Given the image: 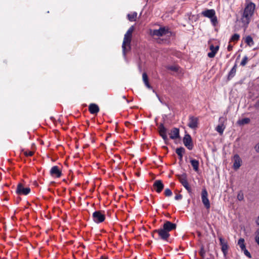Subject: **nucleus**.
<instances>
[{
	"instance_id": "nucleus-4",
	"label": "nucleus",
	"mask_w": 259,
	"mask_h": 259,
	"mask_svg": "<svg viewBox=\"0 0 259 259\" xmlns=\"http://www.w3.org/2000/svg\"><path fill=\"white\" fill-rule=\"evenodd\" d=\"M93 220L96 223L99 224L104 221L105 215L101 211H94L92 214Z\"/></svg>"
},
{
	"instance_id": "nucleus-42",
	"label": "nucleus",
	"mask_w": 259,
	"mask_h": 259,
	"mask_svg": "<svg viewBox=\"0 0 259 259\" xmlns=\"http://www.w3.org/2000/svg\"><path fill=\"white\" fill-rule=\"evenodd\" d=\"M255 150L257 152H259V143L255 146Z\"/></svg>"
},
{
	"instance_id": "nucleus-44",
	"label": "nucleus",
	"mask_w": 259,
	"mask_h": 259,
	"mask_svg": "<svg viewBox=\"0 0 259 259\" xmlns=\"http://www.w3.org/2000/svg\"><path fill=\"white\" fill-rule=\"evenodd\" d=\"M189 192H190L191 190V187H190L189 185L188 184L187 186L184 187Z\"/></svg>"
},
{
	"instance_id": "nucleus-8",
	"label": "nucleus",
	"mask_w": 259,
	"mask_h": 259,
	"mask_svg": "<svg viewBox=\"0 0 259 259\" xmlns=\"http://www.w3.org/2000/svg\"><path fill=\"white\" fill-rule=\"evenodd\" d=\"M220 244L221 246V250L223 253L224 256L226 257L228 254L229 246L227 241L222 237H219Z\"/></svg>"
},
{
	"instance_id": "nucleus-21",
	"label": "nucleus",
	"mask_w": 259,
	"mask_h": 259,
	"mask_svg": "<svg viewBox=\"0 0 259 259\" xmlns=\"http://www.w3.org/2000/svg\"><path fill=\"white\" fill-rule=\"evenodd\" d=\"M190 163L193 168V169L196 172L198 171L199 170V165L198 160L194 159H191Z\"/></svg>"
},
{
	"instance_id": "nucleus-22",
	"label": "nucleus",
	"mask_w": 259,
	"mask_h": 259,
	"mask_svg": "<svg viewBox=\"0 0 259 259\" xmlns=\"http://www.w3.org/2000/svg\"><path fill=\"white\" fill-rule=\"evenodd\" d=\"M185 150L184 148H183L182 147H179V148H178L176 149V153L178 155V156L179 157V159L180 160V161H181L182 160L183 154V153H185Z\"/></svg>"
},
{
	"instance_id": "nucleus-16",
	"label": "nucleus",
	"mask_w": 259,
	"mask_h": 259,
	"mask_svg": "<svg viewBox=\"0 0 259 259\" xmlns=\"http://www.w3.org/2000/svg\"><path fill=\"white\" fill-rule=\"evenodd\" d=\"M198 119L197 117L190 116L189 117V122L188 126L191 128H195L197 127Z\"/></svg>"
},
{
	"instance_id": "nucleus-50",
	"label": "nucleus",
	"mask_w": 259,
	"mask_h": 259,
	"mask_svg": "<svg viewBox=\"0 0 259 259\" xmlns=\"http://www.w3.org/2000/svg\"><path fill=\"white\" fill-rule=\"evenodd\" d=\"M155 210H156V211H157V210H158V208H156V209H155Z\"/></svg>"
},
{
	"instance_id": "nucleus-9",
	"label": "nucleus",
	"mask_w": 259,
	"mask_h": 259,
	"mask_svg": "<svg viewBox=\"0 0 259 259\" xmlns=\"http://www.w3.org/2000/svg\"><path fill=\"white\" fill-rule=\"evenodd\" d=\"M153 189L158 193H160L164 188V185L161 180H156L153 185Z\"/></svg>"
},
{
	"instance_id": "nucleus-6",
	"label": "nucleus",
	"mask_w": 259,
	"mask_h": 259,
	"mask_svg": "<svg viewBox=\"0 0 259 259\" xmlns=\"http://www.w3.org/2000/svg\"><path fill=\"white\" fill-rule=\"evenodd\" d=\"M30 192V189L29 187L24 188L21 183L18 184L17 187L16 193L19 195H26Z\"/></svg>"
},
{
	"instance_id": "nucleus-26",
	"label": "nucleus",
	"mask_w": 259,
	"mask_h": 259,
	"mask_svg": "<svg viewBox=\"0 0 259 259\" xmlns=\"http://www.w3.org/2000/svg\"><path fill=\"white\" fill-rule=\"evenodd\" d=\"M238 244L240 246L241 250L245 249V245L244 244V239L243 238H240L238 241Z\"/></svg>"
},
{
	"instance_id": "nucleus-47",
	"label": "nucleus",
	"mask_w": 259,
	"mask_h": 259,
	"mask_svg": "<svg viewBox=\"0 0 259 259\" xmlns=\"http://www.w3.org/2000/svg\"><path fill=\"white\" fill-rule=\"evenodd\" d=\"M256 106L259 107V100L256 102Z\"/></svg>"
},
{
	"instance_id": "nucleus-34",
	"label": "nucleus",
	"mask_w": 259,
	"mask_h": 259,
	"mask_svg": "<svg viewBox=\"0 0 259 259\" xmlns=\"http://www.w3.org/2000/svg\"><path fill=\"white\" fill-rule=\"evenodd\" d=\"M164 195L166 197L170 196L172 195V192L169 189L167 188L164 191Z\"/></svg>"
},
{
	"instance_id": "nucleus-13",
	"label": "nucleus",
	"mask_w": 259,
	"mask_h": 259,
	"mask_svg": "<svg viewBox=\"0 0 259 259\" xmlns=\"http://www.w3.org/2000/svg\"><path fill=\"white\" fill-rule=\"evenodd\" d=\"M169 138L171 139L175 140L180 138V130L177 127L172 128L169 133Z\"/></svg>"
},
{
	"instance_id": "nucleus-28",
	"label": "nucleus",
	"mask_w": 259,
	"mask_h": 259,
	"mask_svg": "<svg viewBox=\"0 0 259 259\" xmlns=\"http://www.w3.org/2000/svg\"><path fill=\"white\" fill-rule=\"evenodd\" d=\"M225 126L223 124L218 125L216 127V131L220 133L221 135L223 134Z\"/></svg>"
},
{
	"instance_id": "nucleus-36",
	"label": "nucleus",
	"mask_w": 259,
	"mask_h": 259,
	"mask_svg": "<svg viewBox=\"0 0 259 259\" xmlns=\"http://www.w3.org/2000/svg\"><path fill=\"white\" fill-rule=\"evenodd\" d=\"M255 234V241L259 246V228L256 231Z\"/></svg>"
},
{
	"instance_id": "nucleus-19",
	"label": "nucleus",
	"mask_w": 259,
	"mask_h": 259,
	"mask_svg": "<svg viewBox=\"0 0 259 259\" xmlns=\"http://www.w3.org/2000/svg\"><path fill=\"white\" fill-rule=\"evenodd\" d=\"M99 106L95 103H92L89 106V110L92 114H97L99 112Z\"/></svg>"
},
{
	"instance_id": "nucleus-24",
	"label": "nucleus",
	"mask_w": 259,
	"mask_h": 259,
	"mask_svg": "<svg viewBox=\"0 0 259 259\" xmlns=\"http://www.w3.org/2000/svg\"><path fill=\"white\" fill-rule=\"evenodd\" d=\"M127 16L130 21H135L137 18V13L135 12L132 14H128Z\"/></svg>"
},
{
	"instance_id": "nucleus-49",
	"label": "nucleus",
	"mask_w": 259,
	"mask_h": 259,
	"mask_svg": "<svg viewBox=\"0 0 259 259\" xmlns=\"http://www.w3.org/2000/svg\"><path fill=\"white\" fill-rule=\"evenodd\" d=\"M122 98H123V99H124V100H126V101L127 102H128V101L127 99H126V97H125V96H123L122 97Z\"/></svg>"
},
{
	"instance_id": "nucleus-38",
	"label": "nucleus",
	"mask_w": 259,
	"mask_h": 259,
	"mask_svg": "<svg viewBox=\"0 0 259 259\" xmlns=\"http://www.w3.org/2000/svg\"><path fill=\"white\" fill-rule=\"evenodd\" d=\"M34 154V152H32V151H25L24 152V154L25 156H32Z\"/></svg>"
},
{
	"instance_id": "nucleus-48",
	"label": "nucleus",
	"mask_w": 259,
	"mask_h": 259,
	"mask_svg": "<svg viewBox=\"0 0 259 259\" xmlns=\"http://www.w3.org/2000/svg\"><path fill=\"white\" fill-rule=\"evenodd\" d=\"M256 223L257 225H259V217L257 218V219L256 221Z\"/></svg>"
},
{
	"instance_id": "nucleus-27",
	"label": "nucleus",
	"mask_w": 259,
	"mask_h": 259,
	"mask_svg": "<svg viewBox=\"0 0 259 259\" xmlns=\"http://www.w3.org/2000/svg\"><path fill=\"white\" fill-rule=\"evenodd\" d=\"M178 178L179 179L181 183H183V182L187 181V175L186 173L183 174L182 175H178Z\"/></svg>"
},
{
	"instance_id": "nucleus-15",
	"label": "nucleus",
	"mask_w": 259,
	"mask_h": 259,
	"mask_svg": "<svg viewBox=\"0 0 259 259\" xmlns=\"http://www.w3.org/2000/svg\"><path fill=\"white\" fill-rule=\"evenodd\" d=\"M201 15L205 17L210 18L214 16L215 12L213 9H207L202 11Z\"/></svg>"
},
{
	"instance_id": "nucleus-30",
	"label": "nucleus",
	"mask_w": 259,
	"mask_h": 259,
	"mask_svg": "<svg viewBox=\"0 0 259 259\" xmlns=\"http://www.w3.org/2000/svg\"><path fill=\"white\" fill-rule=\"evenodd\" d=\"M167 69L172 71L178 72L179 67L178 65L168 66L167 67Z\"/></svg>"
},
{
	"instance_id": "nucleus-2",
	"label": "nucleus",
	"mask_w": 259,
	"mask_h": 259,
	"mask_svg": "<svg viewBox=\"0 0 259 259\" xmlns=\"http://www.w3.org/2000/svg\"><path fill=\"white\" fill-rule=\"evenodd\" d=\"M134 30V27L132 26L124 34L123 41L122 45V53L125 56L126 52L131 50V42L132 40V33Z\"/></svg>"
},
{
	"instance_id": "nucleus-43",
	"label": "nucleus",
	"mask_w": 259,
	"mask_h": 259,
	"mask_svg": "<svg viewBox=\"0 0 259 259\" xmlns=\"http://www.w3.org/2000/svg\"><path fill=\"white\" fill-rule=\"evenodd\" d=\"M233 49V46L231 45H229L227 49L229 51H231Z\"/></svg>"
},
{
	"instance_id": "nucleus-40",
	"label": "nucleus",
	"mask_w": 259,
	"mask_h": 259,
	"mask_svg": "<svg viewBox=\"0 0 259 259\" xmlns=\"http://www.w3.org/2000/svg\"><path fill=\"white\" fill-rule=\"evenodd\" d=\"M182 198V195L180 194H177L175 197V199L177 200H180Z\"/></svg>"
},
{
	"instance_id": "nucleus-23",
	"label": "nucleus",
	"mask_w": 259,
	"mask_h": 259,
	"mask_svg": "<svg viewBox=\"0 0 259 259\" xmlns=\"http://www.w3.org/2000/svg\"><path fill=\"white\" fill-rule=\"evenodd\" d=\"M236 68H237V65L235 64V65L233 67V68L231 69L229 73L228 79H230L233 77L234 76L236 72Z\"/></svg>"
},
{
	"instance_id": "nucleus-18",
	"label": "nucleus",
	"mask_w": 259,
	"mask_h": 259,
	"mask_svg": "<svg viewBox=\"0 0 259 259\" xmlns=\"http://www.w3.org/2000/svg\"><path fill=\"white\" fill-rule=\"evenodd\" d=\"M242 160L238 154H235L234 156V163L233 167L235 169H238L241 166Z\"/></svg>"
},
{
	"instance_id": "nucleus-10",
	"label": "nucleus",
	"mask_w": 259,
	"mask_h": 259,
	"mask_svg": "<svg viewBox=\"0 0 259 259\" xmlns=\"http://www.w3.org/2000/svg\"><path fill=\"white\" fill-rule=\"evenodd\" d=\"M176 227L177 225L176 224L172 223L169 221H166L163 225V228H164L168 233L176 229Z\"/></svg>"
},
{
	"instance_id": "nucleus-32",
	"label": "nucleus",
	"mask_w": 259,
	"mask_h": 259,
	"mask_svg": "<svg viewBox=\"0 0 259 259\" xmlns=\"http://www.w3.org/2000/svg\"><path fill=\"white\" fill-rule=\"evenodd\" d=\"M239 35L238 34L235 33L232 35L230 40L232 41H237L239 40Z\"/></svg>"
},
{
	"instance_id": "nucleus-25",
	"label": "nucleus",
	"mask_w": 259,
	"mask_h": 259,
	"mask_svg": "<svg viewBox=\"0 0 259 259\" xmlns=\"http://www.w3.org/2000/svg\"><path fill=\"white\" fill-rule=\"evenodd\" d=\"M245 42L249 46H251L253 45L254 42L253 39L250 35L247 36L245 38Z\"/></svg>"
},
{
	"instance_id": "nucleus-5",
	"label": "nucleus",
	"mask_w": 259,
	"mask_h": 259,
	"mask_svg": "<svg viewBox=\"0 0 259 259\" xmlns=\"http://www.w3.org/2000/svg\"><path fill=\"white\" fill-rule=\"evenodd\" d=\"M157 233L160 238L163 240H167L169 237L170 235L164 228L160 229L158 230H155L152 232V237H154V233Z\"/></svg>"
},
{
	"instance_id": "nucleus-37",
	"label": "nucleus",
	"mask_w": 259,
	"mask_h": 259,
	"mask_svg": "<svg viewBox=\"0 0 259 259\" xmlns=\"http://www.w3.org/2000/svg\"><path fill=\"white\" fill-rule=\"evenodd\" d=\"M242 251H243L244 252V254L247 256L249 258H251V255L250 253V252L246 249V248H245V249H243V250H242Z\"/></svg>"
},
{
	"instance_id": "nucleus-41",
	"label": "nucleus",
	"mask_w": 259,
	"mask_h": 259,
	"mask_svg": "<svg viewBox=\"0 0 259 259\" xmlns=\"http://www.w3.org/2000/svg\"><path fill=\"white\" fill-rule=\"evenodd\" d=\"M205 251L204 250V249L203 248H202L200 250V251H199V254L202 256V257H204V255H205Z\"/></svg>"
},
{
	"instance_id": "nucleus-31",
	"label": "nucleus",
	"mask_w": 259,
	"mask_h": 259,
	"mask_svg": "<svg viewBox=\"0 0 259 259\" xmlns=\"http://www.w3.org/2000/svg\"><path fill=\"white\" fill-rule=\"evenodd\" d=\"M41 215L42 217H44L49 220L52 219V216L50 214V211H41Z\"/></svg>"
},
{
	"instance_id": "nucleus-20",
	"label": "nucleus",
	"mask_w": 259,
	"mask_h": 259,
	"mask_svg": "<svg viewBox=\"0 0 259 259\" xmlns=\"http://www.w3.org/2000/svg\"><path fill=\"white\" fill-rule=\"evenodd\" d=\"M142 78H143V80L145 85L148 89H152V87L151 86L150 84L149 83L148 77V75H147V73L146 72H144L143 73V74H142Z\"/></svg>"
},
{
	"instance_id": "nucleus-17",
	"label": "nucleus",
	"mask_w": 259,
	"mask_h": 259,
	"mask_svg": "<svg viewBox=\"0 0 259 259\" xmlns=\"http://www.w3.org/2000/svg\"><path fill=\"white\" fill-rule=\"evenodd\" d=\"M211 52L208 53L207 54V56L210 58H212L214 57L215 54H217V52L218 51L219 49V46H217L215 47L213 46V45H211L210 46L209 48Z\"/></svg>"
},
{
	"instance_id": "nucleus-3",
	"label": "nucleus",
	"mask_w": 259,
	"mask_h": 259,
	"mask_svg": "<svg viewBox=\"0 0 259 259\" xmlns=\"http://www.w3.org/2000/svg\"><path fill=\"white\" fill-rule=\"evenodd\" d=\"M158 133L159 135L162 137L165 144L167 143L168 141L167 136V130L164 127L163 123H160L158 125Z\"/></svg>"
},
{
	"instance_id": "nucleus-46",
	"label": "nucleus",
	"mask_w": 259,
	"mask_h": 259,
	"mask_svg": "<svg viewBox=\"0 0 259 259\" xmlns=\"http://www.w3.org/2000/svg\"><path fill=\"white\" fill-rule=\"evenodd\" d=\"M159 209H166V206H164V205H162L161 206V207H159Z\"/></svg>"
},
{
	"instance_id": "nucleus-1",
	"label": "nucleus",
	"mask_w": 259,
	"mask_h": 259,
	"mask_svg": "<svg viewBox=\"0 0 259 259\" xmlns=\"http://www.w3.org/2000/svg\"><path fill=\"white\" fill-rule=\"evenodd\" d=\"M255 5L253 3H249L246 6L241 17V21L244 27L247 28L250 19L254 13Z\"/></svg>"
},
{
	"instance_id": "nucleus-11",
	"label": "nucleus",
	"mask_w": 259,
	"mask_h": 259,
	"mask_svg": "<svg viewBox=\"0 0 259 259\" xmlns=\"http://www.w3.org/2000/svg\"><path fill=\"white\" fill-rule=\"evenodd\" d=\"M202 202L206 207V209H208L210 207V204L209 200L207 198V192L205 189H204L202 191L201 194Z\"/></svg>"
},
{
	"instance_id": "nucleus-35",
	"label": "nucleus",
	"mask_w": 259,
	"mask_h": 259,
	"mask_svg": "<svg viewBox=\"0 0 259 259\" xmlns=\"http://www.w3.org/2000/svg\"><path fill=\"white\" fill-rule=\"evenodd\" d=\"M247 61H248L247 57V56L244 57L242 61L241 62L240 65L242 66H245L246 64Z\"/></svg>"
},
{
	"instance_id": "nucleus-7",
	"label": "nucleus",
	"mask_w": 259,
	"mask_h": 259,
	"mask_svg": "<svg viewBox=\"0 0 259 259\" xmlns=\"http://www.w3.org/2000/svg\"><path fill=\"white\" fill-rule=\"evenodd\" d=\"M184 145L190 150L193 148V144L192 138L190 135L186 134L183 139Z\"/></svg>"
},
{
	"instance_id": "nucleus-51",
	"label": "nucleus",
	"mask_w": 259,
	"mask_h": 259,
	"mask_svg": "<svg viewBox=\"0 0 259 259\" xmlns=\"http://www.w3.org/2000/svg\"><path fill=\"white\" fill-rule=\"evenodd\" d=\"M104 259H107V258H104Z\"/></svg>"
},
{
	"instance_id": "nucleus-39",
	"label": "nucleus",
	"mask_w": 259,
	"mask_h": 259,
	"mask_svg": "<svg viewBox=\"0 0 259 259\" xmlns=\"http://www.w3.org/2000/svg\"><path fill=\"white\" fill-rule=\"evenodd\" d=\"M244 198V197H243V194L242 193H241L240 192L239 193H238V195H237V199L239 200H243Z\"/></svg>"
},
{
	"instance_id": "nucleus-33",
	"label": "nucleus",
	"mask_w": 259,
	"mask_h": 259,
	"mask_svg": "<svg viewBox=\"0 0 259 259\" xmlns=\"http://www.w3.org/2000/svg\"><path fill=\"white\" fill-rule=\"evenodd\" d=\"M211 20V22L213 26H215L218 23V19L217 17H216L215 15L214 16H213V17L210 18Z\"/></svg>"
},
{
	"instance_id": "nucleus-14",
	"label": "nucleus",
	"mask_w": 259,
	"mask_h": 259,
	"mask_svg": "<svg viewBox=\"0 0 259 259\" xmlns=\"http://www.w3.org/2000/svg\"><path fill=\"white\" fill-rule=\"evenodd\" d=\"M50 174L52 176H55L57 178H59L61 177L62 172L57 166H54L52 167L50 170Z\"/></svg>"
},
{
	"instance_id": "nucleus-12",
	"label": "nucleus",
	"mask_w": 259,
	"mask_h": 259,
	"mask_svg": "<svg viewBox=\"0 0 259 259\" xmlns=\"http://www.w3.org/2000/svg\"><path fill=\"white\" fill-rule=\"evenodd\" d=\"M168 32V30L165 27H160L159 29L153 30L152 34L157 36H162Z\"/></svg>"
},
{
	"instance_id": "nucleus-29",
	"label": "nucleus",
	"mask_w": 259,
	"mask_h": 259,
	"mask_svg": "<svg viewBox=\"0 0 259 259\" xmlns=\"http://www.w3.org/2000/svg\"><path fill=\"white\" fill-rule=\"evenodd\" d=\"M250 120L249 118H244L241 120H240L238 121V123L240 124H247L250 122Z\"/></svg>"
},
{
	"instance_id": "nucleus-45",
	"label": "nucleus",
	"mask_w": 259,
	"mask_h": 259,
	"mask_svg": "<svg viewBox=\"0 0 259 259\" xmlns=\"http://www.w3.org/2000/svg\"><path fill=\"white\" fill-rule=\"evenodd\" d=\"M181 184H182V185L184 187H185V186H187V185L189 184V183H188V181H185V182H183V183H181Z\"/></svg>"
}]
</instances>
